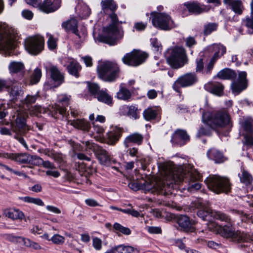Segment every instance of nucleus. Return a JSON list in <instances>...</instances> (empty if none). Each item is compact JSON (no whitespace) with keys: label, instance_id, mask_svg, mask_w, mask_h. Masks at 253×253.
Listing matches in <instances>:
<instances>
[{"label":"nucleus","instance_id":"44","mask_svg":"<svg viewBox=\"0 0 253 253\" xmlns=\"http://www.w3.org/2000/svg\"><path fill=\"white\" fill-rule=\"evenodd\" d=\"M42 77V71L40 69L36 68L31 77L30 84L38 83Z\"/></svg>","mask_w":253,"mask_h":253},{"label":"nucleus","instance_id":"49","mask_svg":"<svg viewBox=\"0 0 253 253\" xmlns=\"http://www.w3.org/2000/svg\"><path fill=\"white\" fill-rule=\"evenodd\" d=\"M47 37H48L47 44L48 48L50 49H55L57 46V39L54 38L53 36L50 34H47Z\"/></svg>","mask_w":253,"mask_h":253},{"label":"nucleus","instance_id":"63","mask_svg":"<svg viewBox=\"0 0 253 253\" xmlns=\"http://www.w3.org/2000/svg\"><path fill=\"white\" fill-rule=\"evenodd\" d=\"M82 59L84 61V63H85L87 67L92 66L93 63L92 59L91 57L89 56H85L84 57H82Z\"/></svg>","mask_w":253,"mask_h":253},{"label":"nucleus","instance_id":"11","mask_svg":"<svg viewBox=\"0 0 253 253\" xmlns=\"http://www.w3.org/2000/svg\"><path fill=\"white\" fill-rule=\"evenodd\" d=\"M209 229L214 233L219 234L222 237L234 241L236 231L231 224H227L223 226L211 222L209 225Z\"/></svg>","mask_w":253,"mask_h":253},{"label":"nucleus","instance_id":"30","mask_svg":"<svg viewBox=\"0 0 253 253\" xmlns=\"http://www.w3.org/2000/svg\"><path fill=\"white\" fill-rule=\"evenodd\" d=\"M216 76L222 80H233L237 76L236 73L229 68H225L220 71Z\"/></svg>","mask_w":253,"mask_h":253},{"label":"nucleus","instance_id":"16","mask_svg":"<svg viewBox=\"0 0 253 253\" xmlns=\"http://www.w3.org/2000/svg\"><path fill=\"white\" fill-rule=\"evenodd\" d=\"M242 126L246 132L245 136L246 143L253 145V119L251 118L245 119L242 123Z\"/></svg>","mask_w":253,"mask_h":253},{"label":"nucleus","instance_id":"47","mask_svg":"<svg viewBox=\"0 0 253 253\" xmlns=\"http://www.w3.org/2000/svg\"><path fill=\"white\" fill-rule=\"evenodd\" d=\"M143 116L146 120L150 121L156 118L157 112L151 108H148L144 111Z\"/></svg>","mask_w":253,"mask_h":253},{"label":"nucleus","instance_id":"21","mask_svg":"<svg viewBox=\"0 0 253 253\" xmlns=\"http://www.w3.org/2000/svg\"><path fill=\"white\" fill-rule=\"evenodd\" d=\"M46 70L49 71L51 78L58 84H61L64 81V74L61 73L57 66L52 65L46 67Z\"/></svg>","mask_w":253,"mask_h":253},{"label":"nucleus","instance_id":"60","mask_svg":"<svg viewBox=\"0 0 253 253\" xmlns=\"http://www.w3.org/2000/svg\"><path fill=\"white\" fill-rule=\"evenodd\" d=\"M7 114L8 112L6 109L5 105L0 103V119L4 118Z\"/></svg>","mask_w":253,"mask_h":253},{"label":"nucleus","instance_id":"32","mask_svg":"<svg viewBox=\"0 0 253 253\" xmlns=\"http://www.w3.org/2000/svg\"><path fill=\"white\" fill-rule=\"evenodd\" d=\"M11 87L8 89V92L14 101L16 100L18 97L22 93V90L21 86L15 82L11 84Z\"/></svg>","mask_w":253,"mask_h":253},{"label":"nucleus","instance_id":"59","mask_svg":"<svg viewBox=\"0 0 253 253\" xmlns=\"http://www.w3.org/2000/svg\"><path fill=\"white\" fill-rule=\"evenodd\" d=\"M244 22L247 27L253 29V15L251 14L250 16L247 17Z\"/></svg>","mask_w":253,"mask_h":253},{"label":"nucleus","instance_id":"54","mask_svg":"<svg viewBox=\"0 0 253 253\" xmlns=\"http://www.w3.org/2000/svg\"><path fill=\"white\" fill-rule=\"evenodd\" d=\"M128 115L136 119L138 118L137 108L134 106H130L127 107Z\"/></svg>","mask_w":253,"mask_h":253},{"label":"nucleus","instance_id":"33","mask_svg":"<svg viewBox=\"0 0 253 253\" xmlns=\"http://www.w3.org/2000/svg\"><path fill=\"white\" fill-rule=\"evenodd\" d=\"M82 67L79 63L74 59H71L67 66L68 72L78 78L79 77V71L81 70Z\"/></svg>","mask_w":253,"mask_h":253},{"label":"nucleus","instance_id":"2","mask_svg":"<svg viewBox=\"0 0 253 253\" xmlns=\"http://www.w3.org/2000/svg\"><path fill=\"white\" fill-rule=\"evenodd\" d=\"M111 23L103 29V34L99 35L96 39L99 42L110 45H115L118 40L122 38L124 32L118 28L119 21L115 13L109 15Z\"/></svg>","mask_w":253,"mask_h":253},{"label":"nucleus","instance_id":"36","mask_svg":"<svg viewBox=\"0 0 253 253\" xmlns=\"http://www.w3.org/2000/svg\"><path fill=\"white\" fill-rule=\"evenodd\" d=\"M9 72L11 73H17L24 69V65L21 62L13 61L8 66Z\"/></svg>","mask_w":253,"mask_h":253},{"label":"nucleus","instance_id":"14","mask_svg":"<svg viewBox=\"0 0 253 253\" xmlns=\"http://www.w3.org/2000/svg\"><path fill=\"white\" fill-rule=\"evenodd\" d=\"M197 81V77L194 73H187L180 77L175 82L173 88L177 92L179 91V87H185L192 85Z\"/></svg>","mask_w":253,"mask_h":253},{"label":"nucleus","instance_id":"46","mask_svg":"<svg viewBox=\"0 0 253 253\" xmlns=\"http://www.w3.org/2000/svg\"><path fill=\"white\" fill-rule=\"evenodd\" d=\"M66 109L64 108L61 107L59 105H55L54 107L52 106L50 110V113L52 114V116L56 117L55 115L58 113L63 116L66 114Z\"/></svg>","mask_w":253,"mask_h":253},{"label":"nucleus","instance_id":"61","mask_svg":"<svg viewBox=\"0 0 253 253\" xmlns=\"http://www.w3.org/2000/svg\"><path fill=\"white\" fill-rule=\"evenodd\" d=\"M31 242L32 241L29 239L25 238L20 236L18 243H23V245L25 247H30Z\"/></svg>","mask_w":253,"mask_h":253},{"label":"nucleus","instance_id":"58","mask_svg":"<svg viewBox=\"0 0 253 253\" xmlns=\"http://www.w3.org/2000/svg\"><path fill=\"white\" fill-rule=\"evenodd\" d=\"M31 233L34 235H41L42 234L43 230L42 228L37 225H33L32 228L30 229Z\"/></svg>","mask_w":253,"mask_h":253},{"label":"nucleus","instance_id":"12","mask_svg":"<svg viewBox=\"0 0 253 253\" xmlns=\"http://www.w3.org/2000/svg\"><path fill=\"white\" fill-rule=\"evenodd\" d=\"M44 40L40 36L30 37L25 41L26 49L31 54H39L43 48Z\"/></svg>","mask_w":253,"mask_h":253},{"label":"nucleus","instance_id":"29","mask_svg":"<svg viewBox=\"0 0 253 253\" xmlns=\"http://www.w3.org/2000/svg\"><path fill=\"white\" fill-rule=\"evenodd\" d=\"M234 241L238 242H246L253 243V233H246L237 231Z\"/></svg>","mask_w":253,"mask_h":253},{"label":"nucleus","instance_id":"31","mask_svg":"<svg viewBox=\"0 0 253 253\" xmlns=\"http://www.w3.org/2000/svg\"><path fill=\"white\" fill-rule=\"evenodd\" d=\"M207 155L210 159L214 160L217 163H222L225 160L222 153L214 149L210 150L208 152Z\"/></svg>","mask_w":253,"mask_h":253},{"label":"nucleus","instance_id":"62","mask_svg":"<svg viewBox=\"0 0 253 253\" xmlns=\"http://www.w3.org/2000/svg\"><path fill=\"white\" fill-rule=\"evenodd\" d=\"M130 156L132 157H136L137 158H138V151L136 148H130L127 150ZM138 161V159H136V161Z\"/></svg>","mask_w":253,"mask_h":253},{"label":"nucleus","instance_id":"8","mask_svg":"<svg viewBox=\"0 0 253 253\" xmlns=\"http://www.w3.org/2000/svg\"><path fill=\"white\" fill-rule=\"evenodd\" d=\"M167 61L173 69H177L183 67L188 62L185 50L182 47H173L170 50V55L167 58Z\"/></svg>","mask_w":253,"mask_h":253},{"label":"nucleus","instance_id":"17","mask_svg":"<svg viewBox=\"0 0 253 253\" xmlns=\"http://www.w3.org/2000/svg\"><path fill=\"white\" fill-rule=\"evenodd\" d=\"M61 0H44L40 5V9L45 13L52 12L61 6Z\"/></svg>","mask_w":253,"mask_h":253},{"label":"nucleus","instance_id":"1","mask_svg":"<svg viewBox=\"0 0 253 253\" xmlns=\"http://www.w3.org/2000/svg\"><path fill=\"white\" fill-rule=\"evenodd\" d=\"M202 176L198 171L191 165L185 166L184 169H179L170 173L169 176L166 178L167 184L164 182H159L157 183L156 189L159 194L165 195H168L166 190L171 185L173 187V183L175 184L184 185V189L192 192L199 190L201 187L199 181Z\"/></svg>","mask_w":253,"mask_h":253},{"label":"nucleus","instance_id":"3","mask_svg":"<svg viewBox=\"0 0 253 253\" xmlns=\"http://www.w3.org/2000/svg\"><path fill=\"white\" fill-rule=\"evenodd\" d=\"M202 118L204 123L213 129L231 126L230 116L225 111L204 112Z\"/></svg>","mask_w":253,"mask_h":253},{"label":"nucleus","instance_id":"39","mask_svg":"<svg viewBox=\"0 0 253 253\" xmlns=\"http://www.w3.org/2000/svg\"><path fill=\"white\" fill-rule=\"evenodd\" d=\"M114 253H138V251L132 247L121 245L115 247Z\"/></svg>","mask_w":253,"mask_h":253},{"label":"nucleus","instance_id":"52","mask_svg":"<svg viewBox=\"0 0 253 253\" xmlns=\"http://www.w3.org/2000/svg\"><path fill=\"white\" fill-rule=\"evenodd\" d=\"M88 86L90 93L94 95L95 97H96L97 96V93L100 91L99 90V86L95 83H89Z\"/></svg>","mask_w":253,"mask_h":253},{"label":"nucleus","instance_id":"50","mask_svg":"<svg viewBox=\"0 0 253 253\" xmlns=\"http://www.w3.org/2000/svg\"><path fill=\"white\" fill-rule=\"evenodd\" d=\"M38 96H39L37 94L34 95H28L24 100L22 101V102L24 104L29 106V105L35 103Z\"/></svg>","mask_w":253,"mask_h":253},{"label":"nucleus","instance_id":"43","mask_svg":"<svg viewBox=\"0 0 253 253\" xmlns=\"http://www.w3.org/2000/svg\"><path fill=\"white\" fill-rule=\"evenodd\" d=\"M83 144H84L85 146V150L88 153H91V152H93L94 154L97 152V149L100 148V146L97 144L90 142L89 141H86L85 142H82Z\"/></svg>","mask_w":253,"mask_h":253},{"label":"nucleus","instance_id":"27","mask_svg":"<svg viewBox=\"0 0 253 253\" xmlns=\"http://www.w3.org/2000/svg\"><path fill=\"white\" fill-rule=\"evenodd\" d=\"M184 5L189 12L196 14H199L206 10L205 6L201 5L199 3L195 2H187L184 4Z\"/></svg>","mask_w":253,"mask_h":253},{"label":"nucleus","instance_id":"42","mask_svg":"<svg viewBox=\"0 0 253 253\" xmlns=\"http://www.w3.org/2000/svg\"><path fill=\"white\" fill-rule=\"evenodd\" d=\"M30 155L27 153H15V161L20 164H28Z\"/></svg>","mask_w":253,"mask_h":253},{"label":"nucleus","instance_id":"45","mask_svg":"<svg viewBox=\"0 0 253 253\" xmlns=\"http://www.w3.org/2000/svg\"><path fill=\"white\" fill-rule=\"evenodd\" d=\"M218 27L217 24L215 23H209L204 26V34L207 36L212 32L216 31Z\"/></svg>","mask_w":253,"mask_h":253},{"label":"nucleus","instance_id":"53","mask_svg":"<svg viewBox=\"0 0 253 253\" xmlns=\"http://www.w3.org/2000/svg\"><path fill=\"white\" fill-rule=\"evenodd\" d=\"M50 241L55 244H63L65 242V238L59 234H55L50 238Z\"/></svg>","mask_w":253,"mask_h":253},{"label":"nucleus","instance_id":"6","mask_svg":"<svg viewBox=\"0 0 253 253\" xmlns=\"http://www.w3.org/2000/svg\"><path fill=\"white\" fill-rule=\"evenodd\" d=\"M205 182L209 189L216 194H227L231 191V184L227 177L216 175L210 176L207 178Z\"/></svg>","mask_w":253,"mask_h":253},{"label":"nucleus","instance_id":"10","mask_svg":"<svg viewBox=\"0 0 253 253\" xmlns=\"http://www.w3.org/2000/svg\"><path fill=\"white\" fill-rule=\"evenodd\" d=\"M147 53L138 50L126 53L123 58L122 61L126 65L131 66H137L143 63L148 58Z\"/></svg>","mask_w":253,"mask_h":253},{"label":"nucleus","instance_id":"35","mask_svg":"<svg viewBox=\"0 0 253 253\" xmlns=\"http://www.w3.org/2000/svg\"><path fill=\"white\" fill-rule=\"evenodd\" d=\"M239 177L241 182L246 185L251 184L253 181V176L245 169H243L241 171V173L239 174Z\"/></svg>","mask_w":253,"mask_h":253},{"label":"nucleus","instance_id":"38","mask_svg":"<svg viewBox=\"0 0 253 253\" xmlns=\"http://www.w3.org/2000/svg\"><path fill=\"white\" fill-rule=\"evenodd\" d=\"M98 100L104 102L108 105H111L113 103L112 98L107 92L101 90L97 93L96 97Z\"/></svg>","mask_w":253,"mask_h":253},{"label":"nucleus","instance_id":"41","mask_svg":"<svg viewBox=\"0 0 253 253\" xmlns=\"http://www.w3.org/2000/svg\"><path fill=\"white\" fill-rule=\"evenodd\" d=\"M20 199L25 202L34 204L40 206H43L44 205L43 202L39 198H34L29 196H26L24 197H20Z\"/></svg>","mask_w":253,"mask_h":253},{"label":"nucleus","instance_id":"64","mask_svg":"<svg viewBox=\"0 0 253 253\" xmlns=\"http://www.w3.org/2000/svg\"><path fill=\"white\" fill-rule=\"evenodd\" d=\"M85 203L87 205L90 207H96L100 206L96 200L91 198L86 199Z\"/></svg>","mask_w":253,"mask_h":253},{"label":"nucleus","instance_id":"13","mask_svg":"<svg viewBox=\"0 0 253 253\" xmlns=\"http://www.w3.org/2000/svg\"><path fill=\"white\" fill-rule=\"evenodd\" d=\"M25 115V112L24 110L19 109L17 110L15 114L12 116L13 119L16 117L15 122L11 123V128L14 132L20 134L25 133L26 129Z\"/></svg>","mask_w":253,"mask_h":253},{"label":"nucleus","instance_id":"55","mask_svg":"<svg viewBox=\"0 0 253 253\" xmlns=\"http://www.w3.org/2000/svg\"><path fill=\"white\" fill-rule=\"evenodd\" d=\"M6 240L13 243H18L20 236H15L12 234H7L4 235Z\"/></svg>","mask_w":253,"mask_h":253},{"label":"nucleus","instance_id":"24","mask_svg":"<svg viewBox=\"0 0 253 253\" xmlns=\"http://www.w3.org/2000/svg\"><path fill=\"white\" fill-rule=\"evenodd\" d=\"M3 215L13 220H22L25 218L24 213L18 209H8L3 211Z\"/></svg>","mask_w":253,"mask_h":253},{"label":"nucleus","instance_id":"25","mask_svg":"<svg viewBox=\"0 0 253 253\" xmlns=\"http://www.w3.org/2000/svg\"><path fill=\"white\" fill-rule=\"evenodd\" d=\"M143 140V136L139 133L135 132L127 136L124 140V144L126 147L129 146L130 143L137 145L141 144Z\"/></svg>","mask_w":253,"mask_h":253},{"label":"nucleus","instance_id":"20","mask_svg":"<svg viewBox=\"0 0 253 253\" xmlns=\"http://www.w3.org/2000/svg\"><path fill=\"white\" fill-rule=\"evenodd\" d=\"M205 88L208 91L218 96H221L223 93L224 85L219 82H209L206 84Z\"/></svg>","mask_w":253,"mask_h":253},{"label":"nucleus","instance_id":"4","mask_svg":"<svg viewBox=\"0 0 253 253\" xmlns=\"http://www.w3.org/2000/svg\"><path fill=\"white\" fill-rule=\"evenodd\" d=\"M97 72L99 78L103 81L112 82L119 77L120 69L116 63L106 61L98 66Z\"/></svg>","mask_w":253,"mask_h":253},{"label":"nucleus","instance_id":"23","mask_svg":"<svg viewBox=\"0 0 253 253\" xmlns=\"http://www.w3.org/2000/svg\"><path fill=\"white\" fill-rule=\"evenodd\" d=\"M177 222L181 229L185 232L192 231L193 230V223L189 220V218L186 215H179L177 218Z\"/></svg>","mask_w":253,"mask_h":253},{"label":"nucleus","instance_id":"28","mask_svg":"<svg viewBox=\"0 0 253 253\" xmlns=\"http://www.w3.org/2000/svg\"><path fill=\"white\" fill-rule=\"evenodd\" d=\"M95 155L102 165H106L109 164L111 158L110 155L105 149L101 146L97 149V152Z\"/></svg>","mask_w":253,"mask_h":253},{"label":"nucleus","instance_id":"51","mask_svg":"<svg viewBox=\"0 0 253 253\" xmlns=\"http://www.w3.org/2000/svg\"><path fill=\"white\" fill-rule=\"evenodd\" d=\"M30 158L29 159L28 164L39 166L43 163V160L37 156L30 155Z\"/></svg>","mask_w":253,"mask_h":253},{"label":"nucleus","instance_id":"18","mask_svg":"<svg viewBox=\"0 0 253 253\" xmlns=\"http://www.w3.org/2000/svg\"><path fill=\"white\" fill-rule=\"evenodd\" d=\"M190 140V136L186 130L178 129L173 134L171 141L175 143L183 145Z\"/></svg>","mask_w":253,"mask_h":253},{"label":"nucleus","instance_id":"19","mask_svg":"<svg viewBox=\"0 0 253 253\" xmlns=\"http://www.w3.org/2000/svg\"><path fill=\"white\" fill-rule=\"evenodd\" d=\"M62 27L67 31H71L75 34L79 39L82 38V36L79 32L78 21L74 18L69 19L62 23Z\"/></svg>","mask_w":253,"mask_h":253},{"label":"nucleus","instance_id":"37","mask_svg":"<svg viewBox=\"0 0 253 253\" xmlns=\"http://www.w3.org/2000/svg\"><path fill=\"white\" fill-rule=\"evenodd\" d=\"M131 93L126 87L121 85L120 90L117 93L118 98L124 100H128L130 98Z\"/></svg>","mask_w":253,"mask_h":253},{"label":"nucleus","instance_id":"22","mask_svg":"<svg viewBox=\"0 0 253 253\" xmlns=\"http://www.w3.org/2000/svg\"><path fill=\"white\" fill-rule=\"evenodd\" d=\"M223 3L236 14L241 15L244 9L241 0H223Z\"/></svg>","mask_w":253,"mask_h":253},{"label":"nucleus","instance_id":"57","mask_svg":"<svg viewBox=\"0 0 253 253\" xmlns=\"http://www.w3.org/2000/svg\"><path fill=\"white\" fill-rule=\"evenodd\" d=\"M92 246L96 250H100L102 248V241L98 238H94L92 240Z\"/></svg>","mask_w":253,"mask_h":253},{"label":"nucleus","instance_id":"9","mask_svg":"<svg viewBox=\"0 0 253 253\" xmlns=\"http://www.w3.org/2000/svg\"><path fill=\"white\" fill-rule=\"evenodd\" d=\"M152 18L153 25L163 30H170L176 25L170 16L165 13L154 12Z\"/></svg>","mask_w":253,"mask_h":253},{"label":"nucleus","instance_id":"56","mask_svg":"<svg viewBox=\"0 0 253 253\" xmlns=\"http://www.w3.org/2000/svg\"><path fill=\"white\" fill-rule=\"evenodd\" d=\"M147 25V23L142 22H136L134 24L133 28L136 31H141L145 29Z\"/></svg>","mask_w":253,"mask_h":253},{"label":"nucleus","instance_id":"34","mask_svg":"<svg viewBox=\"0 0 253 253\" xmlns=\"http://www.w3.org/2000/svg\"><path fill=\"white\" fill-rule=\"evenodd\" d=\"M71 125L74 127L84 131H88L90 128V124L84 119H77L71 122Z\"/></svg>","mask_w":253,"mask_h":253},{"label":"nucleus","instance_id":"5","mask_svg":"<svg viewBox=\"0 0 253 253\" xmlns=\"http://www.w3.org/2000/svg\"><path fill=\"white\" fill-rule=\"evenodd\" d=\"M18 39V33L16 29L0 25V49L3 50L12 49L15 47V42Z\"/></svg>","mask_w":253,"mask_h":253},{"label":"nucleus","instance_id":"40","mask_svg":"<svg viewBox=\"0 0 253 253\" xmlns=\"http://www.w3.org/2000/svg\"><path fill=\"white\" fill-rule=\"evenodd\" d=\"M101 5L103 10L109 9L114 11L117 8V5L113 0H103L101 2Z\"/></svg>","mask_w":253,"mask_h":253},{"label":"nucleus","instance_id":"26","mask_svg":"<svg viewBox=\"0 0 253 253\" xmlns=\"http://www.w3.org/2000/svg\"><path fill=\"white\" fill-rule=\"evenodd\" d=\"M122 130L119 128H114L107 133V143L115 145L122 136Z\"/></svg>","mask_w":253,"mask_h":253},{"label":"nucleus","instance_id":"7","mask_svg":"<svg viewBox=\"0 0 253 253\" xmlns=\"http://www.w3.org/2000/svg\"><path fill=\"white\" fill-rule=\"evenodd\" d=\"M196 207L198 209L197 215L204 220L210 221V217H213L214 219L221 221H228V216L220 211H212L209 207L208 203L202 202H198L196 204Z\"/></svg>","mask_w":253,"mask_h":253},{"label":"nucleus","instance_id":"15","mask_svg":"<svg viewBox=\"0 0 253 253\" xmlns=\"http://www.w3.org/2000/svg\"><path fill=\"white\" fill-rule=\"evenodd\" d=\"M247 75L246 72H239L238 80L233 82L231 85L232 91L234 93L239 94L247 87Z\"/></svg>","mask_w":253,"mask_h":253},{"label":"nucleus","instance_id":"48","mask_svg":"<svg viewBox=\"0 0 253 253\" xmlns=\"http://www.w3.org/2000/svg\"><path fill=\"white\" fill-rule=\"evenodd\" d=\"M113 227L115 230L120 231L125 235H128L131 233V231L128 228L124 227L118 223H115L113 225Z\"/></svg>","mask_w":253,"mask_h":253}]
</instances>
